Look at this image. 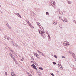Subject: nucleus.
Listing matches in <instances>:
<instances>
[{
	"label": "nucleus",
	"mask_w": 76,
	"mask_h": 76,
	"mask_svg": "<svg viewBox=\"0 0 76 76\" xmlns=\"http://www.w3.org/2000/svg\"><path fill=\"white\" fill-rule=\"evenodd\" d=\"M31 67H33V69H35V70H37V67H36L35 65H34V64H33L32 65H31Z\"/></svg>",
	"instance_id": "obj_1"
},
{
	"label": "nucleus",
	"mask_w": 76,
	"mask_h": 76,
	"mask_svg": "<svg viewBox=\"0 0 76 76\" xmlns=\"http://www.w3.org/2000/svg\"><path fill=\"white\" fill-rule=\"evenodd\" d=\"M58 66H59V68H60V69H61V70H63V67H62V66L61 65V64H58Z\"/></svg>",
	"instance_id": "obj_2"
},
{
	"label": "nucleus",
	"mask_w": 76,
	"mask_h": 76,
	"mask_svg": "<svg viewBox=\"0 0 76 76\" xmlns=\"http://www.w3.org/2000/svg\"><path fill=\"white\" fill-rule=\"evenodd\" d=\"M53 23L54 25H56L57 24V21L55 20L53 22Z\"/></svg>",
	"instance_id": "obj_3"
},
{
	"label": "nucleus",
	"mask_w": 76,
	"mask_h": 76,
	"mask_svg": "<svg viewBox=\"0 0 76 76\" xmlns=\"http://www.w3.org/2000/svg\"><path fill=\"white\" fill-rule=\"evenodd\" d=\"M68 53L72 55V56H73V55H74V53H73V52H72L71 51H69Z\"/></svg>",
	"instance_id": "obj_4"
},
{
	"label": "nucleus",
	"mask_w": 76,
	"mask_h": 76,
	"mask_svg": "<svg viewBox=\"0 0 76 76\" xmlns=\"http://www.w3.org/2000/svg\"><path fill=\"white\" fill-rule=\"evenodd\" d=\"M4 38H5V39H7V40H9L10 39V38H9L7 36L4 37Z\"/></svg>",
	"instance_id": "obj_5"
},
{
	"label": "nucleus",
	"mask_w": 76,
	"mask_h": 76,
	"mask_svg": "<svg viewBox=\"0 0 76 76\" xmlns=\"http://www.w3.org/2000/svg\"><path fill=\"white\" fill-rule=\"evenodd\" d=\"M29 26H30V27H31V28H34V27L33 26H32V24H29Z\"/></svg>",
	"instance_id": "obj_6"
},
{
	"label": "nucleus",
	"mask_w": 76,
	"mask_h": 76,
	"mask_svg": "<svg viewBox=\"0 0 76 76\" xmlns=\"http://www.w3.org/2000/svg\"><path fill=\"white\" fill-rule=\"evenodd\" d=\"M6 25L10 29L11 28L10 26L9 25V24L7 23V24H6Z\"/></svg>",
	"instance_id": "obj_7"
},
{
	"label": "nucleus",
	"mask_w": 76,
	"mask_h": 76,
	"mask_svg": "<svg viewBox=\"0 0 76 76\" xmlns=\"http://www.w3.org/2000/svg\"><path fill=\"white\" fill-rule=\"evenodd\" d=\"M51 5L53 6V7H54V5H55V2H53V3L51 4Z\"/></svg>",
	"instance_id": "obj_8"
},
{
	"label": "nucleus",
	"mask_w": 76,
	"mask_h": 76,
	"mask_svg": "<svg viewBox=\"0 0 76 76\" xmlns=\"http://www.w3.org/2000/svg\"><path fill=\"white\" fill-rule=\"evenodd\" d=\"M16 15H17V16H18V17H20V18H22V16H21V15H19V14L17 13L16 14Z\"/></svg>",
	"instance_id": "obj_9"
},
{
	"label": "nucleus",
	"mask_w": 76,
	"mask_h": 76,
	"mask_svg": "<svg viewBox=\"0 0 76 76\" xmlns=\"http://www.w3.org/2000/svg\"><path fill=\"white\" fill-rule=\"evenodd\" d=\"M36 56L37 58H39V56H38V55L37 53H36Z\"/></svg>",
	"instance_id": "obj_10"
},
{
	"label": "nucleus",
	"mask_w": 76,
	"mask_h": 76,
	"mask_svg": "<svg viewBox=\"0 0 76 76\" xmlns=\"http://www.w3.org/2000/svg\"><path fill=\"white\" fill-rule=\"evenodd\" d=\"M64 45L66 46L67 45V43H66V42H64Z\"/></svg>",
	"instance_id": "obj_11"
},
{
	"label": "nucleus",
	"mask_w": 76,
	"mask_h": 76,
	"mask_svg": "<svg viewBox=\"0 0 76 76\" xmlns=\"http://www.w3.org/2000/svg\"><path fill=\"white\" fill-rule=\"evenodd\" d=\"M68 4H72V2L68 1Z\"/></svg>",
	"instance_id": "obj_12"
},
{
	"label": "nucleus",
	"mask_w": 76,
	"mask_h": 76,
	"mask_svg": "<svg viewBox=\"0 0 76 76\" xmlns=\"http://www.w3.org/2000/svg\"><path fill=\"white\" fill-rule=\"evenodd\" d=\"M39 69H40V70H43L44 69H43V68L41 67H39Z\"/></svg>",
	"instance_id": "obj_13"
},
{
	"label": "nucleus",
	"mask_w": 76,
	"mask_h": 76,
	"mask_svg": "<svg viewBox=\"0 0 76 76\" xmlns=\"http://www.w3.org/2000/svg\"><path fill=\"white\" fill-rule=\"evenodd\" d=\"M26 21H27V23H28V25H29V24L31 23H30V22H29V20H27Z\"/></svg>",
	"instance_id": "obj_14"
},
{
	"label": "nucleus",
	"mask_w": 76,
	"mask_h": 76,
	"mask_svg": "<svg viewBox=\"0 0 76 76\" xmlns=\"http://www.w3.org/2000/svg\"><path fill=\"white\" fill-rule=\"evenodd\" d=\"M37 24L38 25H39V26H40V23H39V22H37Z\"/></svg>",
	"instance_id": "obj_15"
},
{
	"label": "nucleus",
	"mask_w": 76,
	"mask_h": 76,
	"mask_svg": "<svg viewBox=\"0 0 76 76\" xmlns=\"http://www.w3.org/2000/svg\"><path fill=\"white\" fill-rule=\"evenodd\" d=\"M8 48L9 49V50L10 51H12V49L8 47Z\"/></svg>",
	"instance_id": "obj_16"
},
{
	"label": "nucleus",
	"mask_w": 76,
	"mask_h": 76,
	"mask_svg": "<svg viewBox=\"0 0 76 76\" xmlns=\"http://www.w3.org/2000/svg\"><path fill=\"white\" fill-rule=\"evenodd\" d=\"M37 73H38V75L39 76H41V74H39V73L38 72H37Z\"/></svg>",
	"instance_id": "obj_17"
},
{
	"label": "nucleus",
	"mask_w": 76,
	"mask_h": 76,
	"mask_svg": "<svg viewBox=\"0 0 76 76\" xmlns=\"http://www.w3.org/2000/svg\"><path fill=\"white\" fill-rule=\"evenodd\" d=\"M27 74H28V76H29V75H30L31 74H30V73H29V72H27Z\"/></svg>",
	"instance_id": "obj_18"
},
{
	"label": "nucleus",
	"mask_w": 76,
	"mask_h": 76,
	"mask_svg": "<svg viewBox=\"0 0 76 76\" xmlns=\"http://www.w3.org/2000/svg\"><path fill=\"white\" fill-rule=\"evenodd\" d=\"M14 61L16 64H18V62H17V61H16V60H14Z\"/></svg>",
	"instance_id": "obj_19"
},
{
	"label": "nucleus",
	"mask_w": 76,
	"mask_h": 76,
	"mask_svg": "<svg viewBox=\"0 0 76 76\" xmlns=\"http://www.w3.org/2000/svg\"><path fill=\"white\" fill-rule=\"evenodd\" d=\"M41 29H38V31L39 32V33H40V32H41Z\"/></svg>",
	"instance_id": "obj_20"
},
{
	"label": "nucleus",
	"mask_w": 76,
	"mask_h": 76,
	"mask_svg": "<svg viewBox=\"0 0 76 76\" xmlns=\"http://www.w3.org/2000/svg\"><path fill=\"white\" fill-rule=\"evenodd\" d=\"M15 47H17V48L18 47V45L16 43V44L15 45Z\"/></svg>",
	"instance_id": "obj_21"
},
{
	"label": "nucleus",
	"mask_w": 76,
	"mask_h": 76,
	"mask_svg": "<svg viewBox=\"0 0 76 76\" xmlns=\"http://www.w3.org/2000/svg\"><path fill=\"white\" fill-rule=\"evenodd\" d=\"M41 32H40L39 34H43V31H41Z\"/></svg>",
	"instance_id": "obj_22"
},
{
	"label": "nucleus",
	"mask_w": 76,
	"mask_h": 76,
	"mask_svg": "<svg viewBox=\"0 0 76 76\" xmlns=\"http://www.w3.org/2000/svg\"><path fill=\"white\" fill-rule=\"evenodd\" d=\"M53 64H54V65H56V62H53Z\"/></svg>",
	"instance_id": "obj_23"
},
{
	"label": "nucleus",
	"mask_w": 76,
	"mask_h": 76,
	"mask_svg": "<svg viewBox=\"0 0 76 76\" xmlns=\"http://www.w3.org/2000/svg\"><path fill=\"white\" fill-rule=\"evenodd\" d=\"M54 57L55 58H57V55H54Z\"/></svg>",
	"instance_id": "obj_24"
},
{
	"label": "nucleus",
	"mask_w": 76,
	"mask_h": 76,
	"mask_svg": "<svg viewBox=\"0 0 76 76\" xmlns=\"http://www.w3.org/2000/svg\"><path fill=\"white\" fill-rule=\"evenodd\" d=\"M12 45H14V44H15V42H14L12 41Z\"/></svg>",
	"instance_id": "obj_25"
},
{
	"label": "nucleus",
	"mask_w": 76,
	"mask_h": 76,
	"mask_svg": "<svg viewBox=\"0 0 76 76\" xmlns=\"http://www.w3.org/2000/svg\"><path fill=\"white\" fill-rule=\"evenodd\" d=\"M37 51H38V52L39 53V54L41 52V51L39 50H37Z\"/></svg>",
	"instance_id": "obj_26"
},
{
	"label": "nucleus",
	"mask_w": 76,
	"mask_h": 76,
	"mask_svg": "<svg viewBox=\"0 0 76 76\" xmlns=\"http://www.w3.org/2000/svg\"><path fill=\"white\" fill-rule=\"evenodd\" d=\"M46 15H49V13H48V12H47L46 13Z\"/></svg>",
	"instance_id": "obj_27"
},
{
	"label": "nucleus",
	"mask_w": 76,
	"mask_h": 76,
	"mask_svg": "<svg viewBox=\"0 0 76 76\" xmlns=\"http://www.w3.org/2000/svg\"><path fill=\"white\" fill-rule=\"evenodd\" d=\"M51 75H52L53 76H55L54 75V74L53 73H51Z\"/></svg>",
	"instance_id": "obj_28"
},
{
	"label": "nucleus",
	"mask_w": 76,
	"mask_h": 76,
	"mask_svg": "<svg viewBox=\"0 0 76 76\" xmlns=\"http://www.w3.org/2000/svg\"><path fill=\"white\" fill-rule=\"evenodd\" d=\"M65 22H67V19H65L64 20Z\"/></svg>",
	"instance_id": "obj_29"
},
{
	"label": "nucleus",
	"mask_w": 76,
	"mask_h": 76,
	"mask_svg": "<svg viewBox=\"0 0 76 76\" xmlns=\"http://www.w3.org/2000/svg\"><path fill=\"white\" fill-rule=\"evenodd\" d=\"M49 38L50 39L51 38V37H50V34L48 35Z\"/></svg>",
	"instance_id": "obj_30"
},
{
	"label": "nucleus",
	"mask_w": 76,
	"mask_h": 76,
	"mask_svg": "<svg viewBox=\"0 0 76 76\" xmlns=\"http://www.w3.org/2000/svg\"><path fill=\"white\" fill-rule=\"evenodd\" d=\"M31 58L32 59V60H34V58L33 57V56H32V57H31Z\"/></svg>",
	"instance_id": "obj_31"
},
{
	"label": "nucleus",
	"mask_w": 76,
	"mask_h": 76,
	"mask_svg": "<svg viewBox=\"0 0 76 76\" xmlns=\"http://www.w3.org/2000/svg\"><path fill=\"white\" fill-rule=\"evenodd\" d=\"M13 73H14L13 72H12V74H11L12 76H14V75H14Z\"/></svg>",
	"instance_id": "obj_32"
},
{
	"label": "nucleus",
	"mask_w": 76,
	"mask_h": 76,
	"mask_svg": "<svg viewBox=\"0 0 76 76\" xmlns=\"http://www.w3.org/2000/svg\"><path fill=\"white\" fill-rule=\"evenodd\" d=\"M5 75H6V76H7V72H5Z\"/></svg>",
	"instance_id": "obj_33"
},
{
	"label": "nucleus",
	"mask_w": 76,
	"mask_h": 76,
	"mask_svg": "<svg viewBox=\"0 0 76 76\" xmlns=\"http://www.w3.org/2000/svg\"><path fill=\"white\" fill-rule=\"evenodd\" d=\"M62 58H66V57L64 56H62Z\"/></svg>",
	"instance_id": "obj_34"
},
{
	"label": "nucleus",
	"mask_w": 76,
	"mask_h": 76,
	"mask_svg": "<svg viewBox=\"0 0 76 76\" xmlns=\"http://www.w3.org/2000/svg\"><path fill=\"white\" fill-rule=\"evenodd\" d=\"M9 55H10V56H11V57L12 56V54H11L10 53H9Z\"/></svg>",
	"instance_id": "obj_35"
},
{
	"label": "nucleus",
	"mask_w": 76,
	"mask_h": 76,
	"mask_svg": "<svg viewBox=\"0 0 76 76\" xmlns=\"http://www.w3.org/2000/svg\"><path fill=\"white\" fill-rule=\"evenodd\" d=\"M31 73H32V74L34 73L33 72V71H32V70H31Z\"/></svg>",
	"instance_id": "obj_36"
},
{
	"label": "nucleus",
	"mask_w": 76,
	"mask_h": 76,
	"mask_svg": "<svg viewBox=\"0 0 76 76\" xmlns=\"http://www.w3.org/2000/svg\"><path fill=\"white\" fill-rule=\"evenodd\" d=\"M53 1H51V2H50V3L51 4H52V3H53V2H52Z\"/></svg>",
	"instance_id": "obj_37"
},
{
	"label": "nucleus",
	"mask_w": 76,
	"mask_h": 76,
	"mask_svg": "<svg viewBox=\"0 0 76 76\" xmlns=\"http://www.w3.org/2000/svg\"><path fill=\"white\" fill-rule=\"evenodd\" d=\"M46 34H47V35H49V34L48 33V32H46Z\"/></svg>",
	"instance_id": "obj_38"
},
{
	"label": "nucleus",
	"mask_w": 76,
	"mask_h": 76,
	"mask_svg": "<svg viewBox=\"0 0 76 76\" xmlns=\"http://www.w3.org/2000/svg\"><path fill=\"white\" fill-rule=\"evenodd\" d=\"M39 54H41V55H42V54H43V53L42 52H41Z\"/></svg>",
	"instance_id": "obj_39"
},
{
	"label": "nucleus",
	"mask_w": 76,
	"mask_h": 76,
	"mask_svg": "<svg viewBox=\"0 0 76 76\" xmlns=\"http://www.w3.org/2000/svg\"><path fill=\"white\" fill-rule=\"evenodd\" d=\"M33 54H34L35 55V56L36 54H37V53H35V52H34L33 53Z\"/></svg>",
	"instance_id": "obj_40"
},
{
	"label": "nucleus",
	"mask_w": 76,
	"mask_h": 76,
	"mask_svg": "<svg viewBox=\"0 0 76 76\" xmlns=\"http://www.w3.org/2000/svg\"><path fill=\"white\" fill-rule=\"evenodd\" d=\"M16 44V43H14V45H15Z\"/></svg>",
	"instance_id": "obj_41"
},
{
	"label": "nucleus",
	"mask_w": 76,
	"mask_h": 76,
	"mask_svg": "<svg viewBox=\"0 0 76 76\" xmlns=\"http://www.w3.org/2000/svg\"><path fill=\"white\" fill-rule=\"evenodd\" d=\"M11 57L12 58H13V57H13V55H12Z\"/></svg>",
	"instance_id": "obj_42"
},
{
	"label": "nucleus",
	"mask_w": 76,
	"mask_h": 76,
	"mask_svg": "<svg viewBox=\"0 0 76 76\" xmlns=\"http://www.w3.org/2000/svg\"><path fill=\"white\" fill-rule=\"evenodd\" d=\"M42 56H44V57H45V55H44V54L43 53H42Z\"/></svg>",
	"instance_id": "obj_43"
},
{
	"label": "nucleus",
	"mask_w": 76,
	"mask_h": 76,
	"mask_svg": "<svg viewBox=\"0 0 76 76\" xmlns=\"http://www.w3.org/2000/svg\"><path fill=\"white\" fill-rule=\"evenodd\" d=\"M34 64H35V65H37V63L34 62Z\"/></svg>",
	"instance_id": "obj_44"
},
{
	"label": "nucleus",
	"mask_w": 76,
	"mask_h": 76,
	"mask_svg": "<svg viewBox=\"0 0 76 76\" xmlns=\"http://www.w3.org/2000/svg\"><path fill=\"white\" fill-rule=\"evenodd\" d=\"M73 22H74L75 23L76 21H75V20H73Z\"/></svg>",
	"instance_id": "obj_45"
},
{
	"label": "nucleus",
	"mask_w": 76,
	"mask_h": 76,
	"mask_svg": "<svg viewBox=\"0 0 76 76\" xmlns=\"http://www.w3.org/2000/svg\"><path fill=\"white\" fill-rule=\"evenodd\" d=\"M22 58L23 60H24V58H23V56L22 57Z\"/></svg>",
	"instance_id": "obj_46"
},
{
	"label": "nucleus",
	"mask_w": 76,
	"mask_h": 76,
	"mask_svg": "<svg viewBox=\"0 0 76 76\" xmlns=\"http://www.w3.org/2000/svg\"><path fill=\"white\" fill-rule=\"evenodd\" d=\"M63 12H64V13H65L66 11H65L64 10H63Z\"/></svg>",
	"instance_id": "obj_47"
},
{
	"label": "nucleus",
	"mask_w": 76,
	"mask_h": 76,
	"mask_svg": "<svg viewBox=\"0 0 76 76\" xmlns=\"http://www.w3.org/2000/svg\"><path fill=\"white\" fill-rule=\"evenodd\" d=\"M60 14H61V15H63V12H61Z\"/></svg>",
	"instance_id": "obj_48"
},
{
	"label": "nucleus",
	"mask_w": 76,
	"mask_h": 76,
	"mask_svg": "<svg viewBox=\"0 0 76 76\" xmlns=\"http://www.w3.org/2000/svg\"><path fill=\"white\" fill-rule=\"evenodd\" d=\"M14 76H18V75H15V74H14Z\"/></svg>",
	"instance_id": "obj_49"
},
{
	"label": "nucleus",
	"mask_w": 76,
	"mask_h": 76,
	"mask_svg": "<svg viewBox=\"0 0 76 76\" xmlns=\"http://www.w3.org/2000/svg\"><path fill=\"white\" fill-rule=\"evenodd\" d=\"M31 62L32 63H34V61H31Z\"/></svg>",
	"instance_id": "obj_50"
},
{
	"label": "nucleus",
	"mask_w": 76,
	"mask_h": 76,
	"mask_svg": "<svg viewBox=\"0 0 76 76\" xmlns=\"http://www.w3.org/2000/svg\"><path fill=\"white\" fill-rule=\"evenodd\" d=\"M13 50H12V51H11V50H10V51H11V52H12V53H13Z\"/></svg>",
	"instance_id": "obj_51"
},
{
	"label": "nucleus",
	"mask_w": 76,
	"mask_h": 76,
	"mask_svg": "<svg viewBox=\"0 0 76 76\" xmlns=\"http://www.w3.org/2000/svg\"><path fill=\"white\" fill-rule=\"evenodd\" d=\"M15 56H17V55H16V54H15Z\"/></svg>",
	"instance_id": "obj_52"
},
{
	"label": "nucleus",
	"mask_w": 76,
	"mask_h": 76,
	"mask_svg": "<svg viewBox=\"0 0 76 76\" xmlns=\"http://www.w3.org/2000/svg\"><path fill=\"white\" fill-rule=\"evenodd\" d=\"M12 58L13 59V60L15 59V58H14V57H13V58Z\"/></svg>",
	"instance_id": "obj_53"
},
{
	"label": "nucleus",
	"mask_w": 76,
	"mask_h": 76,
	"mask_svg": "<svg viewBox=\"0 0 76 76\" xmlns=\"http://www.w3.org/2000/svg\"><path fill=\"white\" fill-rule=\"evenodd\" d=\"M16 60L15 58L13 60L14 61H15V60Z\"/></svg>",
	"instance_id": "obj_54"
},
{
	"label": "nucleus",
	"mask_w": 76,
	"mask_h": 76,
	"mask_svg": "<svg viewBox=\"0 0 76 76\" xmlns=\"http://www.w3.org/2000/svg\"><path fill=\"white\" fill-rule=\"evenodd\" d=\"M44 33H45V32L43 31V34H44Z\"/></svg>",
	"instance_id": "obj_55"
},
{
	"label": "nucleus",
	"mask_w": 76,
	"mask_h": 76,
	"mask_svg": "<svg viewBox=\"0 0 76 76\" xmlns=\"http://www.w3.org/2000/svg\"><path fill=\"white\" fill-rule=\"evenodd\" d=\"M68 45H69V43L68 42L67 43Z\"/></svg>",
	"instance_id": "obj_56"
},
{
	"label": "nucleus",
	"mask_w": 76,
	"mask_h": 76,
	"mask_svg": "<svg viewBox=\"0 0 76 76\" xmlns=\"http://www.w3.org/2000/svg\"><path fill=\"white\" fill-rule=\"evenodd\" d=\"M15 54H16V53H14V55H15Z\"/></svg>",
	"instance_id": "obj_57"
},
{
	"label": "nucleus",
	"mask_w": 76,
	"mask_h": 76,
	"mask_svg": "<svg viewBox=\"0 0 76 76\" xmlns=\"http://www.w3.org/2000/svg\"><path fill=\"white\" fill-rule=\"evenodd\" d=\"M62 20V21H63V22H64V20Z\"/></svg>",
	"instance_id": "obj_58"
},
{
	"label": "nucleus",
	"mask_w": 76,
	"mask_h": 76,
	"mask_svg": "<svg viewBox=\"0 0 76 76\" xmlns=\"http://www.w3.org/2000/svg\"><path fill=\"white\" fill-rule=\"evenodd\" d=\"M37 66H38V64H37Z\"/></svg>",
	"instance_id": "obj_59"
},
{
	"label": "nucleus",
	"mask_w": 76,
	"mask_h": 76,
	"mask_svg": "<svg viewBox=\"0 0 76 76\" xmlns=\"http://www.w3.org/2000/svg\"><path fill=\"white\" fill-rule=\"evenodd\" d=\"M21 61H23V60L22 59H21Z\"/></svg>",
	"instance_id": "obj_60"
},
{
	"label": "nucleus",
	"mask_w": 76,
	"mask_h": 76,
	"mask_svg": "<svg viewBox=\"0 0 76 76\" xmlns=\"http://www.w3.org/2000/svg\"><path fill=\"white\" fill-rule=\"evenodd\" d=\"M57 72H58V73H59V71H57Z\"/></svg>",
	"instance_id": "obj_61"
},
{
	"label": "nucleus",
	"mask_w": 76,
	"mask_h": 76,
	"mask_svg": "<svg viewBox=\"0 0 76 76\" xmlns=\"http://www.w3.org/2000/svg\"><path fill=\"white\" fill-rule=\"evenodd\" d=\"M44 35H43V37H44Z\"/></svg>",
	"instance_id": "obj_62"
},
{
	"label": "nucleus",
	"mask_w": 76,
	"mask_h": 76,
	"mask_svg": "<svg viewBox=\"0 0 76 76\" xmlns=\"http://www.w3.org/2000/svg\"><path fill=\"white\" fill-rule=\"evenodd\" d=\"M57 12H58V10L57 11Z\"/></svg>",
	"instance_id": "obj_63"
},
{
	"label": "nucleus",
	"mask_w": 76,
	"mask_h": 76,
	"mask_svg": "<svg viewBox=\"0 0 76 76\" xmlns=\"http://www.w3.org/2000/svg\"><path fill=\"white\" fill-rule=\"evenodd\" d=\"M75 23L76 24V22Z\"/></svg>",
	"instance_id": "obj_64"
}]
</instances>
